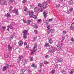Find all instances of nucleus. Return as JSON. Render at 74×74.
Masks as SVG:
<instances>
[{
    "label": "nucleus",
    "instance_id": "nucleus-1",
    "mask_svg": "<svg viewBox=\"0 0 74 74\" xmlns=\"http://www.w3.org/2000/svg\"><path fill=\"white\" fill-rule=\"evenodd\" d=\"M38 6L39 7H40L39 9L40 11V12H42L44 9H45L47 7V3L46 2L43 3L42 5L41 4V3H38Z\"/></svg>",
    "mask_w": 74,
    "mask_h": 74
},
{
    "label": "nucleus",
    "instance_id": "nucleus-2",
    "mask_svg": "<svg viewBox=\"0 0 74 74\" xmlns=\"http://www.w3.org/2000/svg\"><path fill=\"white\" fill-rule=\"evenodd\" d=\"M48 51L51 53H52L56 51V49H55V47H53V46H50L48 49Z\"/></svg>",
    "mask_w": 74,
    "mask_h": 74
},
{
    "label": "nucleus",
    "instance_id": "nucleus-3",
    "mask_svg": "<svg viewBox=\"0 0 74 74\" xmlns=\"http://www.w3.org/2000/svg\"><path fill=\"white\" fill-rule=\"evenodd\" d=\"M62 44L60 42H59L58 43V45L57 46L56 49L57 51H59L60 49H61V47H62Z\"/></svg>",
    "mask_w": 74,
    "mask_h": 74
},
{
    "label": "nucleus",
    "instance_id": "nucleus-4",
    "mask_svg": "<svg viewBox=\"0 0 74 74\" xmlns=\"http://www.w3.org/2000/svg\"><path fill=\"white\" fill-rule=\"evenodd\" d=\"M10 12H11L12 13V12H14L16 14V15H18V10H10Z\"/></svg>",
    "mask_w": 74,
    "mask_h": 74
},
{
    "label": "nucleus",
    "instance_id": "nucleus-5",
    "mask_svg": "<svg viewBox=\"0 0 74 74\" xmlns=\"http://www.w3.org/2000/svg\"><path fill=\"white\" fill-rule=\"evenodd\" d=\"M29 15L30 18H33L34 16V12L33 11H30L29 13Z\"/></svg>",
    "mask_w": 74,
    "mask_h": 74
},
{
    "label": "nucleus",
    "instance_id": "nucleus-6",
    "mask_svg": "<svg viewBox=\"0 0 74 74\" xmlns=\"http://www.w3.org/2000/svg\"><path fill=\"white\" fill-rule=\"evenodd\" d=\"M22 58H23V57H22V55H20L18 57V59L17 60L18 63L22 59Z\"/></svg>",
    "mask_w": 74,
    "mask_h": 74
},
{
    "label": "nucleus",
    "instance_id": "nucleus-7",
    "mask_svg": "<svg viewBox=\"0 0 74 74\" xmlns=\"http://www.w3.org/2000/svg\"><path fill=\"white\" fill-rule=\"evenodd\" d=\"M48 13V12L46 10H45L44 12L43 13V15H44V18H47V15Z\"/></svg>",
    "mask_w": 74,
    "mask_h": 74
},
{
    "label": "nucleus",
    "instance_id": "nucleus-8",
    "mask_svg": "<svg viewBox=\"0 0 74 74\" xmlns=\"http://www.w3.org/2000/svg\"><path fill=\"white\" fill-rule=\"evenodd\" d=\"M23 21L24 22V23H28V24H29L31 22V21L30 20H27V21H25L24 20H23Z\"/></svg>",
    "mask_w": 74,
    "mask_h": 74
},
{
    "label": "nucleus",
    "instance_id": "nucleus-9",
    "mask_svg": "<svg viewBox=\"0 0 74 74\" xmlns=\"http://www.w3.org/2000/svg\"><path fill=\"white\" fill-rule=\"evenodd\" d=\"M70 28L71 30H72L73 31H74V23L71 24Z\"/></svg>",
    "mask_w": 74,
    "mask_h": 74
},
{
    "label": "nucleus",
    "instance_id": "nucleus-10",
    "mask_svg": "<svg viewBox=\"0 0 74 74\" xmlns=\"http://www.w3.org/2000/svg\"><path fill=\"white\" fill-rule=\"evenodd\" d=\"M37 46L36 45H35L33 47V51L34 52H35L36 51V50H37Z\"/></svg>",
    "mask_w": 74,
    "mask_h": 74
},
{
    "label": "nucleus",
    "instance_id": "nucleus-11",
    "mask_svg": "<svg viewBox=\"0 0 74 74\" xmlns=\"http://www.w3.org/2000/svg\"><path fill=\"white\" fill-rule=\"evenodd\" d=\"M6 66H4L2 69L3 71H5L7 70V67H8V64H6Z\"/></svg>",
    "mask_w": 74,
    "mask_h": 74
},
{
    "label": "nucleus",
    "instance_id": "nucleus-12",
    "mask_svg": "<svg viewBox=\"0 0 74 74\" xmlns=\"http://www.w3.org/2000/svg\"><path fill=\"white\" fill-rule=\"evenodd\" d=\"M22 63L23 64V65H26V63H27V62L26 60H24L22 61Z\"/></svg>",
    "mask_w": 74,
    "mask_h": 74
},
{
    "label": "nucleus",
    "instance_id": "nucleus-13",
    "mask_svg": "<svg viewBox=\"0 0 74 74\" xmlns=\"http://www.w3.org/2000/svg\"><path fill=\"white\" fill-rule=\"evenodd\" d=\"M0 3L1 5H4V4H5V1L3 0H1Z\"/></svg>",
    "mask_w": 74,
    "mask_h": 74
},
{
    "label": "nucleus",
    "instance_id": "nucleus-14",
    "mask_svg": "<svg viewBox=\"0 0 74 74\" xmlns=\"http://www.w3.org/2000/svg\"><path fill=\"white\" fill-rule=\"evenodd\" d=\"M23 34H27L28 33V31H27V30H24L23 31Z\"/></svg>",
    "mask_w": 74,
    "mask_h": 74
},
{
    "label": "nucleus",
    "instance_id": "nucleus-15",
    "mask_svg": "<svg viewBox=\"0 0 74 74\" xmlns=\"http://www.w3.org/2000/svg\"><path fill=\"white\" fill-rule=\"evenodd\" d=\"M20 73L21 74H23L25 73V69H22L20 71Z\"/></svg>",
    "mask_w": 74,
    "mask_h": 74
},
{
    "label": "nucleus",
    "instance_id": "nucleus-16",
    "mask_svg": "<svg viewBox=\"0 0 74 74\" xmlns=\"http://www.w3.org/2000/svg\"><path fill=\"white\" fill-rule=\"evenodd\" d=\"M73 8H72L69 11H68L67 12V14H70V12H71V11H73Z\"/></svg>",
    "mask_w": 74,
    "mask_h": 74
},
{
    "label": "nucleus",
    "instance_id": "nucleus-17",
    "mask_svg": "<svg viewBox=\"0 0 74 74\" xmlns=\"http://www.w3.org/2000/svg\"><path fill=\"white\" fill-rule=\"evenodd\" d=\"M34 11L36 12H38L39 11V9L37 7L35 8Z\"/></svg>",
    "mask_w": 74,
    "mask_h": 74
},
{
    "label": "nucleus",
    "instance_id": "nucleus-18",
    "mask_svg": "<svg viewBox=\"0 0 74 74\" xmlns=\"http://www.w3.org/2000/svg\"><path fill=\"white\" fill-rule=\"evenodd\" d=\"M31 67L34 68V69H36L37 68V66L35 65L34 64H32L31 65Z\"/></svg>",
    "mask_w": 74,
    "mask_h": 74
},
{
    "label": "nucleus",
    "instance_id": "nucleus-19",
    "mask_svg": "<svg viewBox=\"0 0 74 74\" xmlns=\"http://www.w3.org/2000/svg\"><path fill=\"white\" fill-rule=\"evenodd\" d=\"M18 44L19 45L21 46V45H22V44H23V42L22 41H20L19 42H18Z\"/></svg>",
    "mask_w": 74,
    "mask_h": 74
},
{
    "label": "nucleus",
    "instance_id": "nucleus-20",
    "mask_svg": "<svg viewBox=\"0 0 74 74\" xmlns=\"http://www.w3.org/2000/svg\"><path fill=\"white\" fill-rule=\"evenodd\" d=\"M49 45V44L48 43H45V47H48Z\"/></svg>",
    "mask_w": 74,
    "mask_h": 74
},
{
    "label": "nucleus",
    "instance_id": "nucleus-21",
    "mask_svg": "<svg viewBox=\"0 0 74 74\" xmlns=\"http://www.w3.org/2000/svg\"><path fill=\"white\" fill-rule=\"evenodd\" d=\"M24 11H25V12H27V11H28V10H29L28 9H27L26 7H24Z\"/></svg>",
    "mask_w": 74,
    "mask_h": 74
},
{
    "label": "nucleus",
    "instance_id": "nucleus-22",
    "mask_svg": "<svg viewBox=\"0 0 74 74\" xmlns=\"http://www.w3.org/2000/svg\"><path fill=\"white\" fill-rule=\"evenodd\" d=\"M58 67H59V68H60L61 67V66L60 65H56L55 66V68H57V69H58Z\"/></svg>",
    "mask_w": 74,
    "mask_h": 74
},
{
    "label": "nucleus",
    "instance_id": "nucleus-23",
    "mask_svg": "<svg viewBox=\"0 0 74 74\" xmlns=\"http://www.w3.org/2000/svg\"><path fill=\"white\" fill-rule=\"evenodd\" d=\"M15 37V36L14 35H11V37H10V38L11 39H10V41H11V40H12V39H13V37Z\"/></svg>",
    "mask_w": 74,
    "mask_h": 74
},
{
    "label": "nucleus",
    "instance_id": "nucleus-24",
    "mask_svg": "<svg viewBox=\"0 0 74 74\" xmlns=\"http://www.w3.org/2000/svg\"><path fill=\"white\" fill-rule=\"evenodd\" d=\"M26 35H26V34H23V38H24L25 39H26V38H27V36H26Z\"/></svg>",
    "mask_w": 74,
    "mask_h": 74
},
{
    "label": "nucleus",
    "instance_id": "nucleus-25",
    "mask_svg": "<svg viewBox=\"0 0 74 74\" xmlns=\"http://www.w3.org/2000/svg\"><path fill=\"white\" fill-rule=\"evenodd\" d=\"M50 32H51V33H53L55 32V30L54 29H51L50 30Z\"/></svg>",
    "mask_w": 74,
    "mask_h": 74
},
{
    "label": "nucleus",
    "instance_id": "nucleus-26",
    "mask_svg": "<svg viewBox=\"0 0 74 74\" xmlns=\"http://www.w3.org/2000/svg\"><path fill=\"white\" fill-rule=\"evenodd\" d=\"M8 48L9 51H10V50H11V47L10 46V45H8Z\"/></svg>",
    "mask_w": 74,
    "mask_h": 74
},
{
    "label": "nucleus",
    "instance_id": "nucleus-27",
    "mask_svg": "<svg viewBox=\"0 0 74 74\" xmlns=\"http://www.w3.org/2000/svg\"><path fill=\"white\" fill-rule=\"evenodd\" d=\"M49 42L50 44H52V39H51L49 40Z\"/></svg>",
    "mask_w": 74,
    "mask_h": 74
},
{
    "label": "nucleus",
    "instance_id": "nucleus-28",
    "mask_svg": "<svg viewBox=\"0 0 74 74\" xmlns=\"http://www.w3.org/2000/svg\"><path fill=\"white\" fill-rule=\"evenodd\" d=\"M33 27H34V28H35V29H37V28H38V26L37 25H33Z\"/></svg>",
    "mask_w": 74,
    "mask_h": 74
},
{
    "label": "nucleus",
    "instance_id": "nucleus-29",
    "mask_svg": "<svg viewBox=\"0 0 74 74\" xmlns=\"http://www.w3.org/2000/svg\"><path fill=\"white\" fill-rule=\"evenodd\" d=\"M44 63L45 64H49V62H48L46 61H44Z\"/></svg>",
    "mask_w": 74,
    "mask_h": 74
},
{
    "label": "nucleus",
    "instance_id": "nucleus-30",
    "mask_svg": "<svg viewBox=\"0 0 74 74\" xmlns=\"http://www.w3.org/2000/svg\"><path fill=\"white\" fill-rule=\"evenodd\" d=\"M8 54H5L4 56V57L5 58H8Z\"/></svg>",
    "mask_w": 74,
    "mask_h": 74
},
{
    "label": "nucleus",
    "instance_id": "nucleus-31",
    "mask_svg": "<svg viewBox=\"0 0 74 74\" xmlns=\"http://www.w3.org/2000/svg\"><path fill=\"white\" fill-rule=\"evenodd\" d=\"M10 73H9L10 74H14V71H10Z\"/></svg>",
    "mask_w": 74,
    "mask_h": 74
},
{
    "label": "nucleus",
    "instance_id": "nucleus-32",
    "mask_svg": "<svg viewBox=\"0 0 74 74\" xmlns=\"http://www.w3.org/2000/svg\"><path fill=\"white\" fill-rule=\"evenodd\" d=\"M51 73H52V74H54V73H55V70L54 69H53L51 71Z\"/></svg>",
    "mask_w": 74,
    "mask_h": 74
},
{
    "label": "nucleus",
    "instance_id": "nucleus-33",
    "mask_svg": "<svg viewBox=\"0 0 74 74\" xmlns=\"http://www.w3.org/2000/svg\"><path fill=\"white\" fill-rule=\"evenodd\" d=\"M42 63H40V68H41L42 67Z\"/></svg>",
    "mask_w": 74,
    "mask_h": 74
},
{
    "label": "nucleus",
    "instance_id": "nucleus-34",
    "mask_svg": "<svg viewBox=\"0 0 74 74\" xmlns=\"http://www.w3.org/2000/svg\"><path fill=\"white\" fill-rule=\"evenodd\" d=\"M37 22H41V19H38L37 20Z\"/></svg>",
    "mask_w": 74,
    "mask_h": 74
},
{
    "label": "nucleus",
    "instance_id": "nucleus-35",
    "mask_svg": "<svg viewBox=\"0 0 74 74\" xmlns=\"http://www.w3.org/2000/svg\"><path fill=\"white\" fill-rule=\"evenodd\" d=\"M30 61H33V58L32 57H30Z\"/></svg>",
    "mask_w": 74,
    "mask_h": 74
},
{
    "label": "nucleus",
    "instance_id": "nucleus-36",
    "mask_svg": "<svg viewBox=\"0 0 74 74\" xmlns=\"http://www.w3.org/2000/svg\"><path fill=\"white\" fill-rule=\"evenodd\" d=\"M62 60H63V59H62V58H60L59 59V62H62Z\"/></svg>",
    "mask_w": 74,
    "mask_h": 74
},
{
    "label": "nucleus",
    "instance_id": "nucleus-37",
    "mask_svg": "<svg viewBox=\"0 0 74 74\" xmlns=\"http://www.w3.org/2000/svg\"><path fill=\"white\" fill-rule=\"evenodd\" d=\"M34 32L35 34H37L38 32V31L37 30H35L34 31Z\"/></svg>",
    "mask_w": 74,
    "mask_h": 74
},
{
    "label": "nucleus",
    "instance_id": "nucleus-38",
    "mask_svg": "<svg viewBox=\"0 0 74 74\" xmlns=\"http://www.w3.org/2000/svg\"><path fill=\"white\" fill-rule=\"evenodd\" d=\"M7 17H10L11 16V15L9 13L7 14Z\"/></svg>",
    "mask_w": 74,
    "mask_h": 74
},
{
    "label": "nucleus",
    "instance_id": "nucleus-39",
    "mask_svg": "<svg viewBox=\"0 0 74 74\" xmlns=\"http://www.w3.org/2000/svg\"><path fill=\"white\" fill-rule=\"evenodd\" d=\"M36 38H33L32 41L33 42H34V41H36Z\"/></svg>",
    "mask_w": 74,
    "mask_h": 74
},
{
    "label": "nucleus",
    "instance_id": "nucleus-40",
    "mask_svg": "<svg viewBox=\"0 0 74 74\" xmlns=\"http://www.w3.org/2000/svg\"><path fill=\"white\" fill-rule=\"evenodd\" d=\"M47 27L48 30H49L50 29V26L49 25H48L47 26Z\"/></svg>",
    "mask_w": 74,
    "mask_h": 74
},
{
    "label": "nucleus",
    "instance_id": "nucleus-41",
    "mask_svg": "<svg viewBox=\"0 0 74 74\" xmlns=\"http://www.w3.org/2000/svg\"><path fill=\"white\" fill-rule=\"evenodd\" d=\"M53 20V18H51V19H49L48 20L50 22H52V20Z\"/></svg>",
    "mask_w": 74,
    "mask_h": 74
},
{
    "label": "nucleus",
    "instance_id": "nucleus-42",
    "mask_svg": "<svg viewBox=\"0 0 74 74\" xmlns=\"http://www.w3.org/2000/svg\"><path fill=\"white\" fill-rule=\"evenodd\" d=\"M56 7H58L60 6V4H57L56 5Z\"/></svg>",
    "mask_w": 74,
    "mask_h": 74
},
{
    "label": "nucleus",
    "instance_id": "nucleus-43",
    "mask_svg": "<svg viewBox=\"0 0 74 74\" xmlns=\"http://www.w3.org/2000/svg\"><path fill=\"white\" fill-rule=\"evenodd\" d=\"M33 18H34V19H37V16H34V17H33Z\"/></svg>",
    "mask_w": 74,
    "mask_h": 74
},
{
    "label": "nucleus",
    "instance_id": "nucleus-44",
    "mask_svg": "<svg viewBox=\"0 0 74 74\" xmlns=\"http://www.w3.org/2000/svg\"><path fill=\"white\" fill-rule=\"evenodd\" d=\"M71 40L72 41V42H73V43H74V38H71Z\"/></svg>",
    "mask_w": 74,
    "mask_h": 74
},
{
    "label": "nucleus",
    "instance_id": "nucleus-45",
    "mask_svg": "<svg viewBox=\"0 0 74 74\" xmlns=\"http://www.w3.org/2000/svg\"><path fill=\"white\" fill-rule=\"evenodd\" d=\"M26 0H23L22 1L23 3H26Z\"/></svg>",
    "mask_w": 74,
    "mask_h": 74
},
{
    "label": "nucleus",
    "instance_id": "nucleus-46",
    "mask_svg": "<svg viewBox=\"0 0 74 74\" xmlns=\"http://www.w3.org/2000/svg\"><path fill=\"white\" fill-rule=\"evenodd\" d=\"M66 33V32L65 31H64L62 32V33L63 34H65Z\"/></svg>",
    "mask_w": 74,
    "mask_h": 74
},
{
    "label": "nucleus",
    "instance_id": "nucleus-47",
    "mask_svg": "<svg viewBox=\"0 0 74 74\" xmlns=\"http://www.w3.org/2000/svg\"><path fill=\"white\" fill-rule=\"evenodd\" d=\"M8 31H10V26H8Z\"/></svg>",
    "mask_w": 74,
    "mask_h": 74
},
{
    "label": "nucleus",
    "instance_id": "nucleus-48",
    "mask_svg": "<svg viewBox=\"0 0 74 74\" xmlns=\"http://www.w3.org/2000/svg\"><path fill=\"white\" fill-rule=\"evenodd\" d=\"M56 62L57 63H58V62H59V60H58V59H56Z\"/></svg>",
    "mask_w": 74,
    "mask_h": 74
},
{
    "label": "nucleus",
    "instance_id": "nucleus-49",
    "mask_svg": "<svg viewBox=\"0 0 74 74\" xmlns=\"http://www.w3.org/2000/svg\"><path fill=\"white\" fill-rule=\"evenodd\" d=\"M28 71V72H32V70H29V69H28V70H27Z\"/></svg>",
    "mask_w": 74,
    "mask_h": 74
},
{
    "label": "nucleus",
    "instance_id": "nucleus-50",
    "mask_svg": "<svg viewBox=\"0 0 74 74\" xmlns=\"http://www.w3.org/2000/svg\"><path fill=\"white\" fill-rule=\"evenodd\" d=\"M62 73L63 74H65L66 73V72H65L64 71H63Z\"/></svg>",
    "mask_w": 74,
    "mask_h": 74
},
{
    "label": "nucleus",
    "instance_id": "nucleus-51",
    "mask_svg": "<svg viewBox=\"0 0 74 74\" xmlns=\"http://www.w3.org/2000/svg\"><path fill=\"white\" fill-rule=\"evenodd\" d=\"M14 0H9V2L11 3V2H12Z\"/></svg>",
    "mask_w": 74,
    "mask_h": 74
},
{
    "label": "nucleus",
    "instance_id": "nucleus-52",
    "mask_svg": "<svg viewBox=\"0 0 74 74\" xmlns=\"http://www.w3.org/2000/svg\"><path fill=\"white\" fill-rule=\"evenodd\" d=\"M62 40L63 41L64 40V39H65L64 37H62Z\"/></svg>",
    "mask_w": 74,
    "mask_h": 74
},
{
    "label": "nucleus",
    "instance_id": "nucleus-53",
    "mask_svg": "<svg viewBox=\"0 0 74 74\" xmlns=\"http://www.w3.org/2000/svg\"><path fill=\"white\" fill-rule=\"evenodd\" d=\"M30 7L31 8H33V5H30Z\"/></svg>",
    "mask_w": 74,
    "mask_h": 74
},
{
    "label": "nucleus",
    "instance_id": "nucleus-54",
    "mask_svg": "<svg viewBox=\"0 0 74 74\" xmlns=\"http://www.w3.org/2000/svg\"><path fill=\"white\" fill-rule=\"evenodd\" d=\"M2 28L4 30L5 29V27H3Z\"/></svg>",
    "mask_w": 74,
    "mask_h": 74
},
{
    "label": "nucleus",
    "instance_id": "nucleus-55",
    "mask_svg": "<svg viewBox=\"0 0 74 74\" xmlns=\"http://www.w3.org/2000/svg\"><path fill=\"white\" fill-rule=\"evenodd\" d=\"M71 71L73 73H74V69H72Z\"/></svg>",
    "mask_w": 74,
    "mask_h": 74
},
{
    "label": "nucleus",
    "instance_id": "nucleus-56",
    "mask_svg": "<svg viewBox=\"0 0 74 74\" xmlns=\"http://www.w3.org/2000/svg\"><path fill=\"white\" fill-rule=\"evenodd\" d=\"M26 48H27V49H28V48H29V46H27L26 47Z\"/></svg>",
    "mask_w": 74,
    "mask_h": 74
},
{
    "label": "nucleus",
    "instance_id": "nucleus-57",
    "mask_svg": "<svg viewBox=\"0 0 74 74\" xmlns=\"http://www.w3.org/2000/svg\"><path fill=\"white\" fill-rule=\"evenodd\" d=\"M24 45H27V43L26 42H25L24 43Z\"/></svg>",
    "mask_w": 74,
    "mask_h": 74
},
{
    "label": "nucleus",
    "instance_id": "nucleus-58",
    "mask_svg": "<svg viewBox=\"0 0 74 74\" xmlns=\"http://www.w3.org/2000/svg\"><path fill=\"white\" fill-rule=\"evenodd\" d=\"M34 52H31V55H32L33 54Z\"/></svg>",
    "mask_w": 74,
    "mask_h": 74
},
{
    "label": "nucleus",
    "instance_id": "nucleus-59",
    "mask_svg": "<svg viewBox=\"0 0 74 74\" xmlns=\"http://www.w3.org/2000/svg\"><path fill=\"white\" fill-rule=\"evenodd\" d=\"M39 72H41V69L39 70Z\"/></svg>",
    "mask_w": 74,
    "mask_h": 74
},
{
    "label": "nucleus",
    "instance_id": "nucleus-60",
    "mask_svg": "<svg viewBox=\"0 0 74 74\" xmlns=\"http://www.w3.org/2000/svg\"><path fill=\"white\" fill-rule=\"evenodd\" d=\"M14 29V28L12 27H10V29Z\"/></svg>",
    "mask_w": 74,
    "mask_h": 74
},
{
    "label": "nucleus",
    "instance_id": "nucleus-61",
    "mask_svg": "<svg viewBox=\"0 0 74 74\" xmlns=\"http://www.w3.org/2000/svg\"><path fill=\"white\" fill-rule=\"evenodd\" d=\"M48 55H46L45 56V58H48Z\"/></svg>",
    "mask_w": 74,
    "mask_h": 74
},
{
    "label": "nucleus",
    "instance_id": "nucleus-62",
    "mask_svg": "<svg viewBox=\"0 0 74 74\" xmlns=\"http://www.w3.org/2000/svg\"><path fill=\"white\" fill-rule=\"evenodd\" d=\"M73 73L71 71V72L70 73V74H73Z\"/></svg>",
    "mask_w": 74,
    "mask_h": 74
},
{
    "label": "nucleus",
    "instance_id": "nucleus-63",
    "mask_svg": "<svg viewBox=\"0 0 74 74\" xmlns=\"http://www.w3.org/2000/svg\"><path fill=\"white\" fill-rule=\"evenodd\" d=\"M47 22H48V21H46V24L47 25H48V23H47Z\"/></svg>",
    "mask_w": 74,
    "mask_h": 74
},
{
    "label": "nucleus",
    "instance_id": "nucleus-64",
    "mask_svg": "<svg viewBox=\"0 0 74 74\" xmlns=\"http://www.w3.org/2000/svg\"><path fill=\"white\" fill-rule=\"evenodd\" d=\"M10 67H12L13 66V64H12L10 65Z\"/></svg>",
    "mask_w": 74,
    "mask_h": 74
}]
</instances>
